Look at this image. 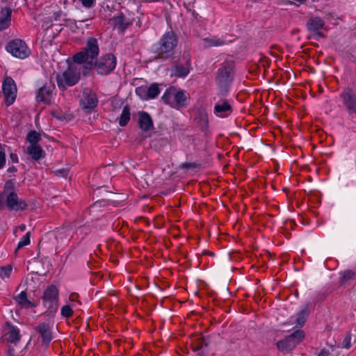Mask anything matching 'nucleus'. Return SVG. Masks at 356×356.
<instances>
[{
	"mask_svg": "<svg viewBox=\"0 0 356 356\" xmlns=\"http://www.w3.org/2000/svg\"><path fill=\"white\" fill-rule=\"evenodd\" d=\"M99 52L97 40L95 38H89L86 47L82 51L73 56V60L78 65H83V74H86L87 70H91L93 67L94 60Z\"/></svg>",
	"mask_w": 356,
	"mask_h": 356,
	"instance_id": "1",
	"label": "nucleus"
},
{
	"mask_svg": "<svg viewBox=\"0 0 356 356\" xmlns=\"http://www.w3.org/2000/svg\"><path fill=\"white\" fill-rule=\"evenodd\" d=\"M177 44V38L172 31L165 33L158 42V47L155 49L156 56L154 59H168L174 54V50Z\"/></svg>",
	"mask_w": 356,
	"mask_h": 356,
	"instance_id": "2",
	"label": "nucleus"
},
{
	"mask_svg": "<svg viewBox=\"0 0 356 356\" xmlns=\"http://www.w3.org/2000/svg\"><path fill=\"white\" fill-rule=\"evenodd\" d=\"M81 65H70L68 68L61 74L56 75V81L60 89L65 90L68 86L76 84L81 76Z\"/></svg>",
	"mask_w": 356,
	"mask_h": 356,
	"instance_id": "3",
	"label": "nucleus"
},
{
	"mask_svg": "<svg viewBox=\"0 0 356 356\" xmlns=\"http://www.w3.org/2000/svg\"><path fill=\"white\" fill-rule=\"evenodd\" d=\"M116 66V58L113 54H106L101 56L93 67L100 75H107L114 70Z\"/></svg>",
	"mask_w": 356,
	"mask_h": 356,
	"instance_id": "4",
	"label": "nucleus"
},
{
	"mask_svg": "<svg viewBox=\"0 0 356 356\" xmlns=\"http://www.w3.org/2000/svg\"><path fill=\"white\" fill-rule=\"evenodd\" d=\"M6 49L13 56L20 59L27 58L31 54V51L26 43L19 39H15L9 42L6 47Z\"/></svg>",
	"mask_w": 356,
	"mask_h": 356,
	"instance_id": "5",
	"label": "nucleus"
},
{
	"mask_svg": "<svg viewBox=\"0 0 356 356\" xmlns=\"http://www.w3.org/2000/svg\"><path fill=\"white\" fill-rule=\"evenodd\" d=\"M349 115L356 118V94L350 88H345L340 95Z\"/></svg>",
	"mask_w": 356,
	"mask_h": 356,
	"instance_id": "6",
	"label": "nucleus"
},
{
	"mask_svg": "<svg viewBox=\"0 0 356 356\" xmlns=\"http://www.w3.org/2000/svg\"><path fill=\"white\" fill-rule=\"evenodd\" d=\"M58 291L53 285L49 286L44 292L43 302L50 313L55 312L58 309Z\"/></svg>",
	"mask_w": 356,
	"mask_h": 356,
	"instance_id": "7",
	"label": "nucleus"
},
{
	"mask_svg": "<svg viewBox=\"0 0 356 356\" xmlns=\"http://www.w3.org/2000/svg\"><path fill=\"white\" fill-rule=\"evenodd\" d=\"M2 90L6 104H13L16 99L17 90L15 81L10 76L6 77L3 82Z\"/></svg>",
	"mask_w": 356,
	"mask_h": 356,
	"instance_id": "8",
	"label": "nucleus"
},
{
	"mask_svg": "<svg viewBox=\"0 0 356 356\" xmlns=\"http://www.w3.org/2000/svg\"><path fill=\"white\" fill-rule=\"evenodd\" d=\"M35 330L42 339V346H43L44 348H47L53 339V334L49 325L46 323H39L35 327Z\"/></svg>",
	"mask_w": 356,
	"mask_h": 356,
	"instance_id": "9",
	"label": "nucleus"
},
{
	"mask_svg": "<svg viewBox=\"0 0 356 356\" xmlns=\"http://www.w3.org/2000/svg\"><path fill=\"white\" fill-rule=\"evenodd\" d=\"M324 25V20L319 17H310L306 24L308 31L312 32L316 38H324V34L321 32Z\"/></svg>",
	"mask_w": 356,
	"mask_h": 356,
	"instance_id": "10",
	"label": "nucleus"
},
{
	"mask_svg": "<svg viewBox=\"0 0 356 356\" xmlns=\"http://www.w3.org/2000/svg\"><path fill=\"white\" fill-rule=\"evenodd\" d=\"M97 98L95 93L90 90L86 89L83 92V97L81 100L82 108L83 109L92 110L97 105Z\"/></svg>",
	"mask_w": 356,
	"mask_h": 356,
	"instance_id": "11",
	"label": "nucleus"
},
{
	"mask_svg": "<svg viewBox=\"0 0 356 356\" xmlns=\"http://www.w3.org/2000/svg\"><path fill=\"white\" fill-rule=\"evenodd\" d=\"M6 202L8 207L11 210H23L26 209L27 206L26 203L24 200L19 199L17 197V195L14 192L10 193L8 195Z\"/></svg>",
	"mask_w": 356,
	"mask_h": 356,
	"instance_id": "12",
	"label": "nucleus"
},
{
	"mask_svg": "<svg viewBox=\"0 0 356 356\" xmlns=\"http://www.w3.org/2000/svg\"><path fill=\"white\" fill-rule=\"evenodd\" d=\"M232 65L228 64L218 70L216 80L220 84H227L232 81Z\"/></svg>",
	"mask_w": 356,
	"mask_h": 356,
	"instance_id": "13",
	"label": "nucleus"
},
{
	"mask_svg": "<svg viewBox=\"0 0 356 356\" xmlns=\"http://www.w3.org/2000/svg\"><path fill=\"white\" fill-rule=\"evenodd\" d=\"M52 90L51 87L44 86L38 90L36 99L38 102L49 104L52 97Z\"/></svg>",
	"mask_w": 356,
	"mask_h": 356,
	"instance_id": "14",
	"label": "nucleus"
},
{
	"mask_svg": "<svg viewBox=\"0 0 356 356\" xmlns=\"http://www.w3.org/2000/svg\"><path fill=\"white\" fill-rule=\"evenodd\" d=\"M191 70V63L189 59L186 61L184 65L181 63H177L172 69V74L177 77H185L187 76Z\"/></svg>",
	"mask_w": 356,
	"mask_h": 356,
	"instance_id": "15",
	"label": "nucleus"
},
{
	"mask_svg": "<svg viewBox=\"0 0 356 356\" xmlns=\"http://www.w3.org/2000/svg\"><path fill=\"white\" fill-rule=\"evenodd\" d=\"M12 10L8 7L1 9L0 13V31L7 29L11 22Z\"/></svg>",
	"mask_w": 356,
	"mask_h": 356,
	"instance_id": "16",
	"label": "nucleus"
},
{
	"mask_svg": "<svg viewBox=\"0 0 356 356\" xmlns=\"http://www.w3.org/2000/svg\"><path fill=\"white\" fill-rule=\"evenodd\" d=\"M138 123L140 128L145 131L150 130L153 128V122L151 116L146 112L139 113Z\"/></svg>",
	"mask_w": 356,
	"mask_h": 356,
	"instance_id": "17",
	"label": "nucleus"
},
{
	"mask_svg": "<svg viewBox=\"0 0 356 356\" xmlns=\"http://www.w3.org/2000/svg\"><path fill=\"white\" fill-rule=\"evenodd\" d=\"M26 152L35 161L40 160L44 154L43 149L38 145H29L26 148Z\"/></svg>",
	"mask_w": 356,
	"mask_h": 356,
	"instance_id": "18",
	"label": "nucleus"
},
{
	"mask_svg": "<svg viewBox=\"0 0 356 356\" xmlns=\"http://www.w3.org/2000/svg\"><path fill=\"white\" fill-rule=\"evenodd\" d=\"M277 348L282 352H289L296 348L295 343L288 337L276 343Z\"/></svg>",
	"mask_w": 356,
	"mask_h": 356,
	"instance_id": "19",
	"label": "nucleus"
},
{
	"mask_svg": "<svg viewBox=\"0 0 356 356\" xmlns=\"http://www.w3.org/2000/svg\"><path fill=\"white\" fill-rule=\"evenodd\" d=\"M9 332L8 340L13 343H17L20 340L19 330L15 326L8 323V324Z\"/></svg>",
	"mask_w": 356,
	"mask_h": 356,
	"instance_id": "20",
	"label": "nucleus"
},
{
	"mask_svg": "<svg viewBox=\"0 0 356 356\" xmlns=\"http://www.w3.org/2000/svg\"><path fill=\"white\" fill-rule=\"evenodd\" d=\"M186 101V96L183 91H177L175 88H174V97L173 102L175 106L174 108H178L179 106H183L185 105V102Z\"/></svg>",
	"mask_w": 356,
	"mask_h": 356,
	"instance_id": "21",
	"label": "nucleus"
},
{
	"mask_svg": "<svg viewBox=\"0 0 356 356\" xmlns=\"http://www.w3.org/2000/svg\"><path fill=\"white\" fill-rule=\"evenodd\" d=\"M16 302L23 307L30 308L34 307V305L28 300L26 293L22 291L19 294L14 297Z\"/></svg>",
	"mask_w": 356,
	"mask_h": 356,
	"instance_id": "22",
	"label": "nucleus"
},
{
	"mask_svg": "<svg viewBox=\"0 0 356 356\" xmlns=\"http://www.w3.org/2000/svg\"><path fill=\"white\" fill-rule=\"evenodd\" d=\"M309 314V305H307L300 312L298 313L297 318L296 320V325L302 327L305 324Z\"/></svg>",
	"mask_w": 356,
	"mask_h": 356,
	"instance_id": "23",
	"label": "nucleus"
},
{
	"mask_svg": "<svg viewBox=\"0 0 356 356\" xmlns=\"http://www.w3.org/2000/svg\"><path fill=\"white\" fill-rule=\"evenodd\" d=\"M111 21L113 25L121 31H124L129 25V23L126 21L124 17L122 15L113 17Z\"/></svg>",
	"mask_w": 356,
	"mask_h": 356,
	"instance_id": "24",
	"label": "nucleus"
},
{
	"mask_svg": "<svg viewBox=\"0 0 356 356\" xmlns=\"http://www.w3.org/2000/svg\"><path fill=\"white\" fill-rule=\"evenodd\" d=\"M204 46L206 47H218L225 44V41L221 38L212 37L204 39Z\"/></svg>",
	"mask_w": 356,
	"mask_h": 356,
	"instance_id": "25",
	"label": "nucleus"
},
{
	"mask_svg": "<svg viewBox=\"0 0 356 356\" xmlns=\"http://www.w3.org/2000/svg\"><path fill=\"white\" fill-rule=\"evenodd\" d=\"M130 120V108L129 106H125L123 107L122 113L120 117L119 124L120 126L124 127L127 125V124Z\"/></svg>",
	"mask_w": 356,
	"mask_h": 356,
	"instance_id": "26",
	"label": "nucleus"
},
{
	"mask_svg": "<svg viewBox=\"0 0 356 356\" xmlns=\"http://www.w3.org/2000/svg\"><path fill=\"white\" fill-rule=\"evenodd\" d=\"M214 111L219 116L223 117L225 115H223V113L231 112L232 107L227 102H224L220 104H216L214 107Z\"/></svg>",
	"mask_w": 356,
	"mask_h": 356,
	"instance_id": "27",
	"label": "nucleus"
},
{
	"mask_svg": "<svg viewBox=\"0 0 356 356\" xmlns=\"http://www.w3.org/2000/svg\"><path fill=\"white\" fill-rule=\"evenodd\" d=\"M191 346L193 351H198L204 346L207 347L208 343L203 337H198L192 340Z\"/></svg>",
	"mask_w": 356,
	"mask_h": 356,
	"instance_id": "28",
	"label": "nucleus"
},
{
	"mask_svg": "<svg viewBox=\"0 0 356 356\" xmlns=\"http://www.w3.org/2000/svg\"><path fill=\"white\" fill-rule=\"evenodd\" d=\"M174 97V88H171L166 90L165 92L163 94L162 97V100L167 104H169L172 107L175 106L173 102Z\"/></svg>",
	"mask_w": 356,
	"mask_h": 356,
	"instance_id": "29",
	"label": "nucleus"
},
{
	"mask_svg": "<svg viewBox=\"0 0 356 356\" xmlns=\"http://www.w3.org/2000/svg\"><path fill=\"white\" fill-rule=\"evenodd\" d=\"M100 207L101 202H97L90 207L89 213L92 219L97 220L102 216V212L100 213H98L99 211H101L99 210Z\"/></svg>",
	"mask_w": 356,
	"mask_h": 356,
	"instance_id": "30",
	"label": "nucleus"
},
{
	"mask_svg": "<svg viewBox=\"0 0 356 356\" xmlns=\"http://www.w3.org/2000/svg\"><path fill=\"white\" fill-rule=\"evenodd\" d=\"M291 341L295 343L296 346L298 343H300L305 337V333L302 330H298L290 334L288 337Z\"/></svg>",
	"mask_w": 356,
	"mask_h": 356,
	"instance_id": "31",
	"label": "nucleus"
},
{
	"mask_svg": "<svg viewBox=\"0 0 356 356\" xmlns=\"http://www.w3.org/2000/svg\"><path fill=\"white\" fill-rule=\"evenodd\" d=\"M41 140V136L36 131H31L27 136L26 140L30 143V145H38V143Z\"/></svg>",
	"mask_w": 356,
	"mask_h": 356,
	"instance_id": "32",
	"label": "nucleus"
},
{
	"mask_svg": "<svg viewBox=\"0 0 356 356\" xmlns=\"http://www.w3.org/2000/svg\"><path fill=\"white\" fill-rule=\"evenodd\" d=\"M159 92L158 85L156 83L152 84L147 90L146 97L147 99H153L159 95Z\"/></svg>",
	"mask_w": 356,
	"mask_h": 356,
	"instance_id": "33",
	"label": "nucleus"
},
{
	"mask_svg": "<svg viewBox=\"0 0 356 356\" xmlns=\"http://www.w3.org/2000/svg\"><path fill=\"white\" fill-rule=\"evenodd\" d=\"M355 277V273L350 270H348L343 272V275L339 280L341 285L346 284L349 280H351Z\"/></svg>",
	"mask_w": 356,
	"mask_h": 356,
	"instance_id": "34",
	"label": "nucleus"
},
{
	"mask_svg": "<svg viewBox=\"0 0 356 356\" xmlns=\"http://www.w3.org/2000/svg\"><path fill=\"white\" fill-rule=\"evenodd\" d=\"M30 232H27L25 236L23 237L22 240L20 241L17 245V248L16 249V251L19 249L22 248V247L27 245L30 243Z\"/></svg>",
	"mask_w": 356,
	"mask_h": 356,
	"instance_id": "35",
	"label": "nucleus"
},
{
	"mask_svg": "<svg viewBox=\"0 0 356 356\" xmlns=\"http://www.w3.org/2000/svg\"><path fill=\"white\" fill-rule=\"evenodd\" d=\"M61 314L66 317L69 318L72 316L73 311L70 306L69 305H65L61 308Z\"/></svg>",
	"mask_w": 356,
	"mask_h": 356,
	"instance_id": "36",
	"label": "nucleus"
},
{
	"mask_svg": "<svg viewBox=\"0 0 356 356\" xmlns=\"http://www.w3.org/2000/svg\"><path fill=\"white\" fill-rule=\"evenodd\" d=\"M198 167V164L197 163H182L179 168L182 169H185L186 170H191V169H195Z\"/></svg>",
	"mask_w": 356,
	"mask_h": 356,
	"instance_id": "37",
	"label": "nucleus"
},
{
	"mask_svg": "<svg viewBox=\"0 0 356 356\" xmlns=\"http://www.w3.org/2000/svg\"><path fill=\"white\" fill-rule=\"evenodd\" d=\"M12 270H13L12 266L10 265H8L6 267H3L1 269L0 275L2 276V275H3L6 277H9L10 275V273L12 272Z\"/></svg>",
	"mask_w": 356,
	"mask_h": 356,
	"instance_id": "38",
	"label": "nucleus"
},
{
	"mask_svg": "<svg viewBox=\"0 0 356 356\" xmlns=\"http://www.w3.org/2000/svg\"><path fill=\"white\" fill-rule=\"evenodd\" d=\"M351 337L350 334H347L343 341V348L348 349L351 346L350 343Z\"/></svg>",
	"mask_w": 356,
	"mask_h": 356,
	"instance_id": "39",
	"label": "nucleus"
},
{
	"mask_svg": "<svg viewBox=\"0 0 356 356\" xmlns=\"http://www.w3.org/2000/svg\"><path fill=\"white\" fill-rule=\"evenodd\" d=\"M51 115L54 118L63 120L66 119V115L65 113H62L58 111H54L51 112Z\"/></svg>",
	"mask_w": 356,
	"mask_h": 356,
	"instance_id": "40",
	"label": "nucleus"
},
{
	"mask_svg": "<svg viewBox=\"0 0 356 356\" xmlns=\"http://www.w3.org/2000/svg\"><path fill=\"white\" fill-rule=\"evenodd\" d=\"M54 174L58 177H67L68 175V170L67 169H60L56 170Z\"/></svg>",
	"mask_w": 356,
	"mask_h": 356,
	"instance_id": "41",
	"label": "nucleus"
},
{
	"mask_svg": "<svg viewBox=\"0 0 356 356\" xmlns=\"http://www.w3.org/2000/svg\"><path fill=\"white\" fill-rule=\"evenodd\" d=\"M6 164V154L0 151V169L3 168Z\"/></svg>",
	"mask_w": 356,
	"mask_h": 356,
	"instance_id": "42",
	"label": "nucleus"
},
{
	"mask_svg": "<svg viewBox=\"0 0 356 356\" xmlns=\"http://www.w3.org/2000/svg\"><path fill=\"white\" fill-rule=\"evenodd\" d=\"M83 6L86 8L92 7L94 0H81Z\"/></svg>",
	"mask_w": 356,
	"mask_h": 356,
	"instance_id": "43",
	"label": "nucleus"
},
{
	"mask_svg": "<svg viewBox=\"0 0 356 356\" xmlns=\"http://www.w3.org/2000/svg\"><path fill=\"white\" fill-rule=\"evenodd\" d=\"M10 158L11 161L13 163H17L18 162V156H17V155L16 154L10 153Z\"/></svg>",
	"mask_w": 356,
	"mask_h": 356,
	"instance_id": "44",
	"label": "nucleus"
},
{
	"mask_svg": "<svg viewBox=\"0 0 356 356\" xmlns=\"http://www.w3.org/2000/svg\"><path fill=\"white\" fill-rule=\"evenodd\" d=\"M17 171V168L14 166H12V167H10L8 169V172H16Z\"/></svg>",
	"mask_w": 356,
	"mask_h": 356,
	"instance_id": "45",
	"label": "nucleus"
},
{
	"mask_svg": "<svg viewBox=\"0 0 356 356\" xmlns=\"http://www.w3.org/2000/svg\"><path fill=\"white\" fill-rule=\"evenodd\" d=\"M19 229L21 230V231H24L26 229V225H21L19 226Z\"/></svg>",
	"mask_w": 356,
	"mask_h": 356,
	"instance_id": "46",
	"label": "nucleus"
},
{
	"mask_svg": "<svg viewBox=\"0 0 356 356\" xmlns=\"http://www.w3.org/2000/svg\"><path fill=\"white\" fill-rule=\"evenodd\" d=\"M75 298H76V295L75 294H71L70 296V300L71 301H74L75 300Z\"/></svg>",
	"mask_w": 356,
	"mask_h": 356,
	"instance_id": "47",
	"label": "nucleus"
},
{
	"mask_svg": "<svg viewBox=\"0 0 356 356\" xmlns=\"http://www.w3.org/2000/svg\"><path fill=\"white\" fill-rule=\"evenodd\" d=\"M159 140H160V141L161 142V143H162V144H163V145H165V144L167 143V142H168L167 139H165V138H161Z\"/></svg>",
	"mask_w": 356,
	"mask_h": 356,
	"instance_id": "48",
	"label": "nucleus"
}]
</instances>
